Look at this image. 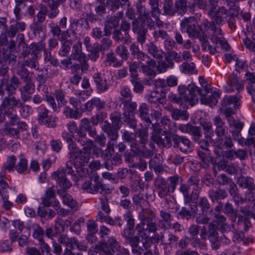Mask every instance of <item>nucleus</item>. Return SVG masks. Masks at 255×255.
<instances>
[{"instance_id": "1", "label": "nucleus", "mask_w": 255, "mask_h": 255, "mask_svg": "<svg viewBox=\"0 0 255 255\" xmlns=\"http://www.w3.org/2000/svg\"><path fill=\"white\" fill-rule=\"evenodd\" d=\"M224 11L225 10H219L217 13L209 12L207 14L210 17L211 20L209 21L205 19L201 23V26L205 31L209 30L211 32L210 39L213 42H216L218 37L223 36L222 29L217 25H221L225 22V15H223Z\"/></svg>"}, {"instance_id": "2", "label": "nucleus", "mask_w": 255, "mask_h": 255, "mask_svg": "<svg viewBox=\"0 0 255 255\" xmlns=\"http://www.w3.org/2000/svg\"><path fill=\"white\" fill-rule=\"evenodd\" d=\"M84 143L78 142L83 147L82 149L79 147L70 150L69 155L71 158L73 159L80 157V160L83 163H88L90 158L92 151L93 155L98 157L101 149L98 147L91 139L86 138Z\"/></svg>"}, {"instance_id": "3", "label": "nucleus", "mask_w": 255, "mask_h": 255, "mask_svg": "<svg viewBox=\"0 0 255 255\" xmlns=\"http://www.w3.org/2000/svg\"><path fill=\"white\" fill-rule=\"evenodd\" d=\"M72 164L73 162L71 160L68 161L66 164V168L59 169L53 173V177L63 189L69 188L72 186V183L66 177V175H70L71 179L74 181L77 182L79 180V177L72 169Z\"/></svg>"}, {"instance_id": "4", "label": "nucleus", "mask_w": 255, "mask_h": 255, "mask_svg": "<svg viewBox=\"0 0 255 255\" xmlns=\"http://www.w3.org/2000/svg\"><path fill=\"white\" fill-rule=\"evenodd\" d=\"M156 214L153 211L140 212L138 214V219L140 222L136 226L137 232L142 233H155L157 231V225L155 222Z\"/></svg>"}, {"instance_id": "5", "label": "nucleus", "mask_w": 255, "mask_h": 255, "mask_svg": "<svg viewBox=\"0 0 255 255\" xmlns=\"http://www.w3.org/2000/svg\"><path fill=\"white\" fill-rule=\"evenodd\" d=\"M125 220L127 223L128 227L125 228L123 233L126 244L134 245L138 241L137 237H134L135 226V220L131 212L127 211L124 215Z\"/></svg>"}, {"instance_id": "6", "label": "nucleus", "mask_w": 255, "mask_h": 255, "mask_svg": "<svg viewBox=\"0 0 255 255\" xmlns=\"http://www.w3.org/2000/svg\"><path fill=\"white\" fill-rule=\"evenodd\" d=\"M151 128L152 132L151 133V140L160 147H170L172 142L170 134L163 132V129L158 127L157 125L152 124Z\"/></svg>"}, {"instance_id": "7", "label": "nucleus", "mask_w": 255, "mask_h": 255, "mask_svg": "<svg viewBox=\"0 0 255 255\" xmlns=\"http://www.w3.org/2000/svg\"><path fill=\"white\" fill-rule=\"evenodd\" d=\"M196 18L194 16L184 18L180 22V29L182 32H186L192 38H199L202 27L196 24Z\"/></svg>"}, {"instance_id": "8", "label": "nucleus", "mask_w": 255, "mask_h": 255, "mask_svg": "<svg viewBox=\"0 0 255 255\" xmlns=\"http://www.w3.org/2000/svg\"><path fill=\"white\" fill-rule=\"evenodd\" d=\"M197 206L201 209V213L196 218V222L197 224L206 225L209 223L210 218L207 216V213L210 210L211 204L206 197L203 196L199 198Z\"/></svg>"}, {"instance_id": "9", "label": "nucleus", "mask_w": 255, "mask_h": 255, "mask_svg": "<svg viewBox=\"0 0 255 255\" xmlns=\"http://www.w3.org/2000/svg\"><path fill=\"white\" fill-rule=\"evenodd\" d=\"M20 84V80L15 75L9 79L4 78L0 83V96L3 97L6 91L9 94H15Z\"/></svg>"}, {"instance_id": "10", "label": "nucleus", "mask_w": 255, "mask_h": 255, "mask_svg": "<svg viewBox=\"0 0 255 255\" xmlns=\"http://www.w3.org/2000/svg\"><path fill=\"white\" fill-rule=\"evenodd\" d=\"M144 1L138 0L135 4V8L138 14V19L141 20V22H146L147 26L150 30L154 28V21L151 18L150 12L143 4Z\"/></svg>"}, {"instance_id": "11", "label": "nucleus", "mask_w": 255, "mask_h": 255, "mask_svg": "<svg viewBox=\"0 0 255 255\" xmlns=\"http://www.w3.org/2000/svg\"><path fill=\"white\" fill-rule=\"evenodd\" d=\"M68 131L66 130L63 132H66L68 135L72 137L77 142L84 143L86 141V138H88L86 133L82 129V123L80 126L77 128V124L75 122H70L67 125Z\"/></svg>"}, {"instance_id": "12", "label": "nucleus", "mask_w": 255, "mask_h": 255, "mask_svg": "<svg viewBox=\"0 0 255 255\" xmlns=\"http://www.w3.org/2000/svg\"><path fill=\"white\" fill-rule=\"evenodd\" d=\"M178 90L182 103L187 102L195 103L198 101V97H196L194 94L195 91L197 92V86L195 84H190L187 87L179 86Z\"/></svg>"}, {"instance_id": "13", "label": "nucleus", "mask_w": 255, "mask_h": 255, "mask_svg": "<svg viewBox=\"0 0 255 255\" xmlns=\"http://www.w3.org/2000/svg\"><path fill=\"white\" fill-rule=\"evenodd\" d=\"M137 232V235L135 236L134 235V237H137L138 238V241L136 243H135L134 245H132L131 244L128 245L130 246L132 252L133 253L137 255H141L143 250L139 246V243L140 239L143 245V247L145 250H147L152 245V241L150 237H149L147 235V233H142L140 232Z\"/></svg>"}, {"instance_id": "14", "label": "nucleus", "mask_w": 255, "mask_h": 255, "mask_svg": "<svg viewBox=\"0 0 255 255\" xmlns=\"http://www.w3.org/2000/svg\"><path fill=\"white\" fill-rule=\"evenodd\" d=\"M131 27L132 32L137 34V42L142 45L146 40L148 32L145 23L140 22L138 19H135L134 21H132Z\"/></svg>"}, {"instance_id": "15", "label": "nucleus", "mask_w": 255, "mask_h": 255, "mask_svg": "<svg viewBox=\"0 0 255 255\" xmlns=\"http://www.w3.org/2000/svg\"><path fill=\"white\" fill-rule=\"evenodd\" d=\"M14 94H9L4 97L1 102L0 109L5 112L7 116L11 115L10 110L18 107L21 104V101L13 96Z\"/></svg>"}, {"instance_id": "16", "label": "nucleus", "mask_w": 255, "mask_h": 255, "mask_svg": "<svg viewBox=\"0 0 255 255\" xmlns=\"http://www.w3.org/2000/svg\"><path fill=\"white\" fill-rule=\"evenodd\" d=\"M208 240L211 243V248L213 250H217L221 246L218 233V227L213 223L208 224Z\"/></svg>"}, {"instance_id": "17", "label": "nucleus", "mask_w": 255, "mask_h": 255, "mask_svg": "<svg viewBox=\"0 0 255 255\" xmlns=\"http://www.w3.org/2000/svg\"><path fill=\"white\" fill-rule=\"evenodd\" d=\"M121 247L116 239L114 237H111L109 239L107 242H100L95 245L94 249L99 251L109 252L112 251L116 252Z\"/></svg>"}, {"instance_id": "18", "label": "nucleus", "mask_w": 255, "mask_h": 255, "mask_svg": "<svg viewBox=\"0 0 255 255\" xmlns=\"http://www.w3.org/2000/svg\"><path fill=\"white\" fill-rule=\"evenodd\" d=\"M173 142V147L178 148L184 153H187L191 148V143L190 141L184 137L178 135H174L172 137Z\"/></svg>"}, {"instance_id": "19", "label": "nucleus", "mask_w": 255, "mask_h": 255, "mask_svg": "<svg viewBox=\"0 0 255 255\" xmlns=\"http://www.w3.org/2000/svg\"><path fill=\"white\" fill-rule=\"evenodd\" d=\"M228 85L229 87L227 89V91L229 92H233L234 89H236L238 92H240L244 88V81L240 79L237 72H233L229 77Z\"/></svg>"}, {"instance_id": "20", "label": "nucleus", "mask_w": 255, "mask_h": 255, "mask_svg": "<svg viewBox=\"0 0 255 255\" xmlns=\"http://www.w3.org/2000/svg\"><path fill=\"white\" fill-rule=\"evenodd\" d=\"M69 57L73 60L83 62V64L86 63V61L88 60L86 54L82 52V43L80 41H78L73 45L71 54Z\"/></svg>"}, {"instance_id": "21", "label": "nucleus", "mask_w": 255, "mask_h": 255, "mask_svg": "<svg viewBox=\"0 0 255 255\" xmlns=\"http://www.w3.org/2000/svg\"><path fill=\"white\" fill-rule=\"evenodd\" d=\"M232 227L233 230L232 231V235L231 238L234 243L243 245H247L249 243L253 242L252 238H245L243 231H239L238 229H235L234 224L232 225Z\"/></svg>"}, {"instance_id": "22", "label": "nucleus", "mask_w": 255, "mask_h": 255, "mask_svg": "<svg viewBox=\"0 0 255 255\" xmlns=\"http://www.w3.org/2000/svg\"><path fill=\"white\" fill-rule=\"evenodd\" d=\"M159 215L161 218L159 221L160 228L164 229L171 228L173 216L171 215V212L166 210H161L160 211Z\"/></svg>"}, {"instance_id": "23", "label": "nucleus", "mask_w": 255, "mask_h": 255, "mask_svg": "<svg viewBox=\"0 0 255 255\" xmlns=\"http://www.w3.org/2000/svg\"><path fill=\"white\" fill-rule=\"evenodd\" d=\"M93 78L96 84L98 93H102L107 91L109 86L107 80L104 78L100 73L97 72L94 74Z\"/></svg>"}, {"instance_id": "24", "label": "nucleus", "mask_w": 255, "mask_h": 255, "mask_svg": "<svg viewBox=\"0 0 255 255\" xmlns=\"http://www.w3.org/2000/svg\"><path fill=\"white\" fill-rule=\"evenodd\" d=\"M90 28L89 23L85 18H81L71 23L70 30L72 33L76 34L81 32L82 28L88 30Z\"/></svg>"}, {"instance_id": "25", "label": "nucleus", "mask_w": 255, "mask_h": 255, "mask_svg": "<svg viewBox=\"0 0 255 255\" xmlns=\"http://www.w3.org/2000/svg\"><path fill=\"white\" fill-rule=\"evenodd\" d=\"M113 38L117 43H122L124 44L131 42V37L129 33L124 32L121 29L117 28L113 32Z\"/></svg>"}, {"instance_id": "26", "label": "nucleus", "mask_w": 255, "mask_h": 255, "mask_svg": "<svg viewBox=\"0 0 255 255\" xmlns=\"http://www.w3.org/2000/svg\"><path fill=\"white\" fill-rule=\"evenodd\" d=\"M58 194L62 198L63 204L68 206L72 209L77 211L78 208V204L76 200L64 190H58Z\"/></svg>"}, {"instance_id": "27", "label": "nucleus", "mask_w": 255, "mask_h": 255, "mask_svg": "<svg viewBox=\"0 0 255 255\" xmlns=\"http://www.w3.org/2000/svg\"><path fill=\"white\" fill-rule=\"evenodd\" d=\"M156 66V61L153 59H149L146 61L145 64L141 63L140 65V70L144 74L154 77L156 74L154 70Z\"/></svg>"}, {"instance_id": "28", "label": "nucleus", "mask_w": 255, "mask_h": 255, "mask_svg": "<svg viewBox=\"0 0 255 255\" xmlns=\"http://www.w3.org/2000/svg\"><path fill=\"white\" fill-rule=\"evenodd\" d=\"M239 185L247 189L250 193L255 190V183L254 179L250 176H241L238 179Z\"/></svg>"}, {"instance_id": "29", "label": "nucleus", "mask_w": 255, "mask_h": 255, "mask_svg": "<svg viewBox=\"0 0 255 255\" xmlns=\"http://www.w3.org/2000/svg\"><path fill=\"white\" fill-rule=\"evenodd\" d=\"M101 128L107 134L109 140H117L119 137L118 129L120 128L112 127L111 124L107 121L104 122Z\"/></svg>"}, {"instance_id": "30", "label": "nucleus", "mask_w": 255, "mask_h": 255, "mask_svg": "<svg viewBox=\"0 0 255 255\" xmlns=\"http://www.w3.org/2000/svg\"><path fill=\"white\" fill-rule=\"evenodd\" d=\"M215 144L218 148L222 150L231 149L234 145L231 137L225 135L217 137L216 139Z\"/></svg>"}, {"instance_id": "31", "label": "nucleus", "mask_w": 255, "mask_h": 255, "mask_svg": "<svg viewBox=\"0 0 255 255\" xmlns=\"http://www.w3.org/2000/svg\"><path fill=\"white\" fill-rule=\"evenodd\" d=\"M229 192L236 206H239L246 201V199L241 196L238 192V188L234 182L229 185Z\"/></svg>"}, {"instance_id": "32", "label": "nucleus", "mask_w": 255, "mask_h": 255, "mask_svg": "<svg viewBox=\"0 0 255 255\" xmlns=\"http://www.w3.org/2000/svg\"><path fill=\"white\" fill-rule=\"evenodd\" d=\"M160 240L162 244L172 247L177 244L178 238L169 231L161 234Z\"/></svg>"}, {"instance_id": "33", "label": "nucleus", "mask_w": 255, "mask_h": 255, "mask_svg": "<svg viewBox=\"0 0 255 255\" xmlns=\"http://www.w3.org/2000/svg\"><path fill=\"white\" fill-rule=\"evenodd\" d=\"M148 106L145 103L141 104L137 110L138 117L145 123V125L149 126L151 124V120L149 117Z\"/></svg>"}, {"instance_id": "34", "label": "nucleus", "mask_w": 255, "mask_h": 255, "mask_svg": "<svg viewBox=\"0 0 255 255\" xmlns=\"http://www.w3.org/2000/svg\"><path fill=\"white\" fill-rule=\"evenodd\" d=\"M213 121L215 127V132L217 137L225 135L226 131L225 127V123L220 116H216L213 119Z\"/></svg>"}, {"instance_id": "35", "label": "nucleus", "mask_w": 255, "mask_h": 255, "mask_svg": "<svg viewBox=\"0 0 255 255\" xmlns=\"http://www.w3.org/2000/svg\"><path fill=\"white\" fill-rule=\"evenodd\" d=\"M208 196L213 203L218 202L219 200L225 199L228 194L225 189H218L214 190L211 189L208 191Z\"/></svg>"}, {"instance_id": "36", "label": "nucleus", "mask_w": 255, "mask_h": 255, "mask_svg": "<svg viewBox=\"0 0 255 255\" xmlns=\"http://www.w3.org/2000/svg\"><path fill=\"white\" fill-rule=\"evenodd\" d=\"M133 204L136 208H140L141 212L149 211L148 210L149 207V204L148 201L145 199L142 196L136 194L134 195L132 198Z\"/></svg>"}, {"instance_id": "37", "label": "nucleus", "mask_w": 255, "mask_h": 255, "mask_svg": "<svg viewBox=\"0 0 255 255\" xmlns=\"http://www.w3.org/2000/svg\"><path fill=\"white\" fill-rule=\"evenodd\" d=\"M16 56L8 48H1L0 45V60L8 61L9 64H14L16 61Z\"/></svg>"}, {"instance_id": "38", "label": "nucleus", "mask_w": 255, "mask_h": 255, "mask_svg": "<svg viewBox=\"0 0 255 255\" xmlns=\"http://www.w3.org/2000/svg\"><path fill=\"white\" fill-rule=\"evenodd\" d=\"M82 129L86 132L87 131L89 135L94 138L98 134L97 129L93 127L94 126L91 125L90 121L87 118H83L81 120Z\"/></svg>"}, {"instance_id": "39", "label": "nucleus", "mask_w": 255, "mask_h": 255, "mask_svg": "<svg viewBox=\"0 0 255 255\" xmlns=\"http://www.w3.org/2000/svg\"><path fill=\"white\" fill-rule=\"evenodd\" d=\"M204 79L201 78H200L199 81L200 83L201 84V88L198 87L197 86V91H195L194 94L196 97H198V95H200L201 96V99L202 98H206L207 96V95L211 93L212 89L208 86V84L207 82L203 81Z\"/></svg>"}, {"instance_id": "40", "label": "nucleus", "mask_w": 255, "mask_h": 255, "mask_svg": "<svg viewBox=\"0 0 255 255\" xmlns=\"http://www.w3.org/2000/svg\"><path fill=\"white\" fill-rule=\"evenodd\" d=\"M174 65V63L169 59V57L165 56V60H161L158 62L156 64V71L159 73L165 72L168 68H172Z\"/></svg>"}, {"instance_id": "41", "label": "nucleus", "mask_w": 255, "mask_h": 255, "mask_svg": "<svg viewBox=\"0 0 255 255\" xmlns=\"http://www.w3.org/2000/svg\"><path fill=\"white\" fill-rule=\"evenodd\" d=\"M16 21L15 23L10 25L7 32V35L9 37H14L17 32L22 31L25 29L26 25L24 22Z\"/></svg>"}, {"instance_id": "42", "label": "nucleus", "mask_w": 255, "mask_h": 255, "mask_svg": "<svg viewBox=\"0 0 255 255\" xmlns=\"http://www.w3.org/2000/svg\"><path fill=\"white\" fill-rule=\"evenodd\" d=\"M231 218L232 223L235 222L238 217V210L234 208L233 204L229 202L225 203L223 212Z\"/></svg>"}, {"instance_id": "43", "label": "nucleus", "mask_w": 255, "mask_h": 255, "mask_svg": "<svg viewBox=\"0 0 255 255\" xmlns=\"http://www.w3.org/2000/svg\"><path fill=\"white\" fill-rule=\"evenodd\" d=\"M237 217L238 220L237 223V228L235 227V229H238L239 231L244 230L245 232H247L251 225L249 219L247 217H244L243 215L241 214L238 215Z\"/></svg>"}, {"instance_id": "44", "label": "nucleus", "mask_w": 255, "mask_h": 255, "mask_svg": "<svg viewBox=\"0 0 255 255\" xmlns=\"http://www.w3.org/2000/svg\"><path fill=\"white\" fill-rule=\"evenodd\" d=\"M146 46L148 53L154 58L159 60L162 58V51L159 49L153 42H150L147 44Z\"/></svg>"}, {"instance_id": "45", "label": "nucleus", "mask_w": 255, "mask_h": 255, "mask_svg": "<svg viewBox=\"0 0 255 255\" xmlns=\"http://www.w3.org/2000/svg\"><path fill=\"white\" fill-rule=\"evenodd\" d=\"M16 74L23 82L32 80L30 72L24 67V65H22L19 63L17 64Z\"/></svg>"}, {"instance_id": "46", "label": "nucleus", "mask_w": 255, "mask_h": 255, "mask_svg": "<svg viewBox=\"0 0 255 255\" xmlns=\"http://www.w3.org/2000/svg\"><path fill=\"white\" fill-rule=\"evenodd\" d=\"M30 28L35 36H39L41 33H44L46 31V27L43 22L35 20L33 21L30 25Z\"/></svg>"}, {"instance_id": "47", "label": "nucleus", "mask_w": 255, "mask_h": 255, "mask_svg": "<svg viewBox=\"0 0 255 255\" xmlns=\"http://www.w3.org/2000/svg\"><path fill=\"white\" fill-rule=\"evenodd\" d=\"M66 0H53V1L55 2L53 6L51 4V1H50L48 5V7L50 9V12L48 14V17L50 19H54L56 18L59 13V10L58 9V7L60 5V3H64Z\"/></svg>"}, {"instance_id": "48", "label": "nucleus", "mask_w": 255, "mask_h": 255, "mask_svg": "<svg viewBox=\"0 0 255 255\" xmlns=\"http://www.w3.org/2000/svg\"><path fill=\"white\" fill-rule=\"evenodd\" d=\"M197 154L205 167L209 166L210 163H213V158L211 156L209 150H198Z\"/></svg>"}, {"instance_id": "49", "label": "nucleus", "mask_w": 255, "mask_h": 255, "mask_svg": "<svg viewBox=\"0 0 255 255\" xmlns=\"http://www.w3.org/2000/svg\"><path fill=\"white\" fill-rule=\"evenodd\" d=\"M55 191L53 187L47 188L45 192V197L42 198V204L44 207H49L52 204L51 199L55 198Z\"/></svg>"}, {"instance_id": "50", "label": "nucleus", "mask_w": 255, "mask_h": 255, "mask_svg": "<svg viewBox=\"0 0 255 255\" xmlns=\"http://www.w3.org/2000/svg\"><path fill=\"white\" fill-rule=\"evenodd\" d=\"M21 64L24 65V67H27L32 69L35 70H39V63L38 61V57H37L29 55L24 59L23 64Z\"/></svg>"}, {"instance_id": "51", "label": "nucleus", "mask_w": 255, "mask_h": 255, "mask_svg": "<svg viewBox=\"0 0 255 255\" xmlns=\"http://www.w3.org/2000/svg\"><path fill=\"white\" fill-rule=\"evenodd\" d=\"M172 119L174 120H187L189 118V114L185 110H181L177 108L172 109L170 111Z\"/></svg>"}, {"instance_id": "52", "label": "nucleus", "mask_w": 255, "mask_h": 255, "mask_svg": "<svg viewBox=\"0 0 255 255\" xmlns=\"http://www.w3.org/2000/svg\"><path fill=\"white\" fill-rule=\"evenodd\" d=\"M180 70L183 73L186 74H194L197 73V70L194 63L183 62L180 66Z\"/></svg>"}, {"instance_id": "53", "label": "nucleus", "mask_w": 255, "mask_h": 255, "mask_svg": "<svg viewBox=\"0 0 255 255\" xmlns=\"http://www.w3.org/2000/svg\"><path fill=\"white\" fill-rule=\"evenodd\" d=\"M16 159L14 156H11L7 158V161L2 166V170L0 173L1 179H3L4 176L5 174L6 171L7 170L9 172L13 170V168L15 166Z\"/></svg>"}, {"instance_id": "54", "label": "nucleus", "mask_w": 255, "mask_h": 255, "mask_svg": "<svg viewBox=\"0 0 255 255\" xmlns=\"http://www.w3.org/2000/svg\"><path fill=\"white\" fill-rule=\"evenodd\" d=\"M211 95L206 98L201 99V102L204 104L208 105L210 107L215 106L218 103V99L220 98L219 93L214 91L211 93Z\"/></svg>"}, {"instance_id": "55", "label": "nucleus", "mask_w": 255, "mask_h": 255, "mask_svg": "<svg viewBox=\"0 0 255 255\" xmlns=\"http://www.w3.org/2000/svg\"><path fill=\"white\" fill-rule=\"evenodd\" d=\"M45 47V44L42 42H33L29 45V49L30 50V54L34 57H38V55L43 51Z\"/></svg>"}, {"instance_id": "56", "label": "nucleus", "mask_w": 255, "mask_h": 255, "mask_svg": "<svg viewBox=\"0 0 255 255\" xmlns=\"http://www.w3.org/2000/svg\"><path fill=\"white\" fill-rule=\"evenodd\" d=\"M175 9V6H173V0H164L162 14L170 16H174L176 13Z\"/></svg>"}, {"instance_id": "57", "label": "nucleus", "mask_w": 255, "mask_h": 255, "mask_svg": "<svg viewBox=\"0 0 255 255\" xmlns=\"http://www.w3.org/2000/svg\"><path fill=\"white\" fill-rule=\"evenodd\" d=\"M239 100L240 98L237 96H226L223 98L221 105L222 107H225L227 106L233 105L234 108H236L240 106Z\"/></svg>"}, {"instance_id": "58", "label": "nucleus", "mask_w": 255, "mask_h": 255, "mask_svg": "<svg viewBox=\"0 0 255 255\" xmlns=\"http://www.w3.org/2000/svg\"><path fill=\"white\" fill-rule=\"evenodd\" d=\"M220 231L222 234L221 238L222 243L228 245L231 241L229 237V233L231 230V226L228 223L224 224L220 226Z\"/></svg>"}, {"instance_id": "59", "label": "nucleus", "mask_w": 255, "mask_h": 255, "mask_svg": "<svg viewBox=\"0 0 255 255\" xmlns=\"http://www.w3.org/2000/svg\"><path fill=\"white\" fill-rule=\"evenodd\" d=\"M195 206H190V210L187 209L186 207H182L181 210L179 212L178 214L181 217L182 219H186L189 220L190 219L194 217V214L196 213L197 209Z\"/></svg>"}, {"instance_id": "60", "label": "nucleus", "mask_w": 255, "mask_h": 255, "mask_svg": "<svg viewBox=\"0 0 255 255\" xmlns=\"http://www.w3.org/2000/svg\"><path fill=\"white\" fill-rule=\"evenodd\" d=\"M136 133V135H137L139 138V144L141 145V146L144 147L148 141V131L147 127L138 129Z\"/></svg>"}, {"instance_id": "61", "label": "nucleus", "mask_w": 255, "mask_h": 255, "mask_svg": "<svg viewBox=\"0 0 255 255\" xmlns=\"http://www.w3.org/2000/svg\"><path fill=\"white\" fill-rule=\"evenodd\" d=\"M124 104L123 116H134L137 109V104L135 102H125Z\"/></svg>"}, {"instance_id": "62", "label": "nucleus", "mask_w": 255, "mask_h": 255, "mask_svg": "<svg viewBox=\"0 0 255 255\" xmlns=\"http://www.w3.org/2000/svg\"><path fill=\"white\" fill-rule=\"evenodd\" d=\"M72 42L70 40L62 41L61 46L59 50L58 54L62 57H66L69 54Z\"/></svg>"}, {"instance_id": "63", "label": "nucleus", "mask_w": 255, "mask_h": 255, "mask_svg": "<svg viewBox=\"0 0 255 255\" xmlns=\"http://www.w3.org/2000/svg\"><path fill=\"white\" fill-rule=\"evenodd\" d=\"M176 12H179L181 15L187 11V0H176L174 2Z\"/></svg>"}, {"instance_id": "64", "label": "nucleus", "mask_w": 255, "mask_h": 255, "mask_svg": "<svg viewBox=\"0 0 255 255\" xmlns=\"http://www.w3.org/2000/svg\"><path fill=\"white\" fill-rule=\"evenodd\" d=\"M160 124H161L160 127H163V132L164 133H170L175 131L173 128V127L171 126V122L170 120L166 116H164L161 119Z\"/></svg>"}]
</instances>
